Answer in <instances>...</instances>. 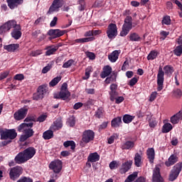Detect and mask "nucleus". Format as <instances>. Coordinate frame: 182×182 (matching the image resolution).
<instances>
[{
    "label": "nucleus",
    "instance_id": "nucleus-1",
    "mask_svg": "<svg viewBox=\"0 0 182 182\" xmlns=\"http://www.w3.org/2000/svg\"><path fill=\"white\" fill-rule=\"evenodd\" d=\"M33 118L31 117H27L24 119V123L21 124L18 127V132H23V134L20 137V141H25V140H28L29 137H32L33 136V129L32 127H33Z\"/></svg>",
    "mask_w": 182,
    "mask_h": 182
},
{
    "label": "nucleus",
    "instance_id": "nucleus-2",
    "mask_svg": "<svg viewBox=\"0 0 182 182\" xmlns=\"http://www.w3.org/2000/svg\"><path fill=\"white\" fill-rule=\"evenodd\" d=\"M109 100L111 102H115L117 105H119L124 101V97L119 96V92H117V85L112 84L110 85V91L109 92Z\"/></svg>",
    "mask_w": 182,
    "mask_h": 182
},
{
    "label": "nucleus",
    "instance_id": "nucleus-3",
    "mask_svg": "<svg viewBox=\"0 0 182 182\" xmlns=\"http://www.w3.org/2000/svg\"><path fill=\"white\" fill-rule=\"evenodd\" d=\"M132 29H133V18L132 16H127L120 33L121 36H127Z\"/></svg>",
    "mask_w": 182,
    "mask_h": 182
},
{
    "label": "nucleus",
    "instance_id": "nucleus-4",
    "mask_svg": "<svg viewBox=\"0 0 182 182\" xmlns=\"http://www.w3.org/2000/svg\"><path fill=\"white\" fill-rule=\"evenodd\" d=\"M70 97V92L68 90V84L63 83L60 92L54 95L55 99H61L62 100H68Z\"/></svg>",
    "mask_w": 182,
    "mask_h": 182
},
{
    "label": "nucleus",
    "instance_id": "nucleus-5",
    "mask_svg": "<svg viewBox=\"0 0 182 182\" xmlns=\"http://www.w3.org/2000/svg\"><path fill=\"white\" fill-rule=\"evenodd\" d=\"M18 136L15 129H6L1 132V140H14Z\"/></svg>",
    "mask_w": 182,
    "mask_h": 182
},
{
    "label": "nucleus",
    "instance_id": "nucleus-6",
    "mask_svg": "<svg viewBox=\"0 0 182 182\" xmlns=\"http://www.w3.org/2000/svg\"><path fill=\"white\" fill-rule=\"evenodd\" d=\"M182 162L176 164L169 174V181H174L178 177V174L181 172Z\"/></svg>",
    "mask_w": 182,
    "mask_h": 182
},
{
    "label": "nucleus",
    "instance_id": "nucleus-7",
    "mask_svg": "<svg viewBox=\"0 0 182 182\" xmlns=\"http://www.w3.org/2000/svg\"><path fill=\"white\" fill-rule=\"evenodd\" d=\"M50 170H52L55 174H59L62 171V161L59 159H55L49 164Z\"/></svg>",
    "mask_w": 182,
    "mask_h": 182
},
{
    "label": "nucleus",
    "instance_id": "nucleus-8",
    "mask_svg": "<svg viewBox=\"0 0 182 182\" xmlns=\"http://www.w3.org/2000/svg\"><path fill=\"white\" fill-rule=\"evenodd\" d=\"M23 169L21 166H15L9 170V177L11 180H16L22 174Z\"/></svg>",
    "mask_w": 182,
    "mask_h": 182
},
{
    "label": "nucleus",
    "instance_id": "nucleus-9",
    "mask_svg": "<svg viewBox=\"0 0 182 182\" xmlns=\"http://www.w3.org/2000/svg\"><path fill=\"white\" fill-rule=\"evenodd\" d=\"M16 22V21L15 20H10L4 23L0 27V35H2V33H6V32H9L11 29H12L15 26Z\"/></svg>",
    "mask_w": 182,
    "mask_h": 182
},
{
    "label": "nucleus",
    "instance_id": "nucleus-10",
    "mask_svg": "<svg viewBox=\"0 0 182 182\" xmlns=\"http://www.w3.org/2000/svg\"><path fill=\"white\" fill-rule=\"evenodd\" d=\"M107 36L109 39H114L117 36V26L115 23L109 24L107 29Z\"/></svg>",
    "mask_w": 182,
    "mask_h": 182
},
{
    "label": "nucleus",
    "instance_id": "nucleus-11",
    "mask_svg": "<svg viewBox=\"0 0 182 182\" xmlns=\"http://www.w3.org/2000/svg\"><path fill=\"white\" fill-rule=\"evenodd\" d=\"M46 92H48L46 87L42 85L38 87L37 92L33 94V100H41V99H43L45 95H46Z\"/></svg>",
    "mask_w": 182,
    "mask_h": 182
},
{
    "label": "nucleus",
    "instance_id": "nucleus-12",
    "mask_svg": "<svg viewBox=\"0 0 182 182\" xmlns=\"http://www.w3.org/2000/svg\"><path fill=\"white\" fill-rule=\"evenodd\" d=\"M12 31L11 33V38L18 41L22 36V28L21 27L20 24L16 21V25L12 28Z\"/></svg>",
    "mask_w": 182,
    "mask_h": 182
},
{
    "label": "nucleus",
    "instance_id": "nucleus-13",
    "mask_svg": "<svg viewBox=\"0 0 182 182\" xmlns=\"http://www.w3.org/2000/svg\"><path fill=\"white\" fill-rule=\"evenodd\" d=\"M163 83H164V71H163V68L160 67L157 74L158 92L163 90Z\"/></svg>",
    "mask_w": 182,
    "mask_h": 182
},
{
    "label": "nucleus",
    "instance_id": "nucleus-14",
    "mask_svg": "<svg viewBox=\"0 0 182 182\" xmlns=\"http://www.w3.org/2000/svg\"><path fill=\"white\" fill-rule=\"evenodd\" d=\"M65 33L66 31L60 29H50L48 32V35L50 36V40L60 38V36H63Z\"/></svg>",
    "mask_w": 182,
    "mask_h": 182
},
{
    "label": "nucleus",
    "instance_id": "nucleus-15",
    "mask_svg": "<svg viewBox=\"0 0 182 182\" xmlns=\"http://www.w3.org/2000/svg\"><path fill=\"white\" fill-rule=\"evenodd\" d=\"M28 114V107H23L16 112L14 114L15 120H23Z\"/></svg>",
    "mask_w": 182,
    "mask_h": 182
},
{
    "label": "nucleus",
    "instance_id": "nucleus-16",
    "mask_svg": "<svg viewBox=\"0 0 182 182\" xmlns=\"http://www.w3.org/2000/svg\"><path fill=\"white\" fill-rule=\"evenodd\" d=\"M152 182H164L160 173V166L156 165L153 170Z\"/></svg>",
    "mask_w": 182,
    "mask_h": 182
},
{
    "label": "nucleus",
    "instance_id": "nucleus-17",
    "mask_svg": "<svg viewBox=\"0 0 182 182\" xmlns=\"http://www.w3.org/2000/svg\"><path fill=\"white\" fill-rule=\"evenodd\" d=\"M95 139V132L92 130H86L82 134V142L85 143H90Z\"/></svg>",
    "mask_w": 182,
    "mask_h": 182
},
{
    "label": "nucleus",
    "instance_id": "nucleus-18",
    "mask_svg": "<svg viewBox=\"0 0 182 182\" xmlns=\"http://www.w3.org/2000/svg\"><path fill=\"white\" fill-rule=\"evenodd\" d=\"M62 0H54L50 6L48 13L53 14V12H58L62 6Z\"/></svg>",
    "mask_w": 182,
    "mask_h": 182
},
{
    "label": "nucleus",
    "instance_id": "nucleus-19",
    "mask_svg": "<svg viewBox=\"0 0 182 182\" xmlns=\"http://www.w3.org/2000/svg\"><path fill=\"white\" fill-rule=\"evenodd\" d=\"M132 164H133V161H127L122 164V167L119 169V173L121 174H125V173H127V171L132 168Z\"/></svg>",
    "mask_w": 182,
    "mask_h": 182
},
{
    "label": "nucleus",
    "instance_id": "nucleus-20",
    "mask_svg": "<svg viewBox=\"0 0 182 182\" xmlns=\"http://www.w3.org/2000/svg\"><path fill=\"white\" fill-rule=\"evenodd\" d=\"M23 152L24 153V155L26 156V159H27V161L31 160V159H32V157H33L35 154H36V150L33 147H29L24 150Z\"/></svg>",
    "mask_w": 182,
    "mask_h": 182
},
{
    "label": "nucleus",
    "instance_id": "nucleus-21",
    "mask_svg": "<svg viewBox=\"0 0 182 182\" xmlns=\"http://www.w3.org/2000/svg\"><path fill=\"white\" fill-rule=\"evenodd\" d=\"M177 161H178V156L176 154H172L165 162V166H166V167H171V166H174Z\"/></svg>",
    "mask_w": 182,
    "mask_h": 182
},
{
    "label": "nucleus",
    "instance_id": "nucleus-22",
    "mask_svg": "<svg viewBox=\"0 0 182 182\" xmlns=\"http://www.w3.org/2000/svg\"><path fill=\"white\" fill-rule=\"evenodd\" d=\"M181 120H182V112L180 111L176 114L173 115L171 119L170 122L172 123V124H178L180 123Z\"/></svg>",
    "mask_w": 182,
    "mask_h": 182
},
{
    "label": "nucleus",
    "instance_id": "nucleus-23",
    "mask_svg": "<svg viewBox=\"0 0 182 182\" xmlns=\"http://www.w3.org/2000/svg\"><path fill=\"white\" fill-rule=\"evenodd\" d=\"M8 3V6L10 9H15L18 8V5H22L23 4V0H6Z\"/></svg>",
    "mask_w": 182,
    "mask_h": 182
},
{
    "label": "nucleus",
    "instance_id": "nucleus-24",
    "mask_svg": "<svg viewBox=\"0 0 182 182\" xmlns=\"http://www.w3.org/2000/svg\"><path fill=\"white\" fill-rule=\"evenodd\" d=\"M15 161L17 163V164H22L23 163H25L28 161V159H26V156H25L24 152H20L16 157H15Z\"/></svg>",
    "mask_w": 182,
    "mask_h": 182
},
{
    "label": "nucleus",
    "instance_id": "nucleus-25",
    "mask_svg": "<svg viewBox=\"0 0 182 182\" xmlns=\"http://www.w3.org/2000/svg\"><path fill=\"white\" fill-rule=\"evenodd\" d=\"M63 124H62V119H58L55 120L53 124L50 127V130H53L54 132L56 130H59V129H62L63 127Z\"/></svg>",
    "mask_w": 182,
    "mask_h": 182
},
{
    "label": "nucleus",
    "instance_id": "nucleus-26",
    "mask_svg": "<svg viewBox=\"0 0 182 182\" xmlns=\"http://www.w3.org/2000/svg\"><path fill=\"white\" fill-rule=\"evenodd\" d=\"M59 49V47L56 46H47L45 50H47L46 52V56H50V55H53L56 50Z\"/></svg>",
    "mask_w": 182,
    "mask_h": 182
},
{
    "label": "nucleus",
    "instance_id": "nucleus-27",
    "mask_svg": "<svg viewBox=\"0 0 182 182\" xmlns=\"http://www.w3.org/2000/svg\"><path fill=\"white\" fill-rule=\"evenodd\" d=\"M4 49H5V50H7V52H15V50L19 49V44L13 43L10 45H6L4 46Z\"/></svg>",
    "mask_w": 182,
    "mask_h": 182
},
{
    "label": "nucleus",
    "instance_id": "nucleus-28",
    "mask_svg": "<svg viewBox=\"0 0 182 182\" xmlns=\"http://www.w3.org/2000/svg\"><path fill=\"white\" fill-rule=\"evenodd\" d=\"M119 55H120V52L119 50H114L108 56V59L110 62L114 63L119 59Z\"/></svg>",
    "mask_w": 182,
    "mask_h": 182
},
{
    "label": "nucleus",
    "instance_id": "nucleus-29",
    "mask_svg": "<svg viewBox=\"0 0 182 182\" xmlns=\"http://www.w3.org/2000/svg\"><path fill=\"white\" fill-rule=\"evenodd\" d=\"M100 160V156L97 154V152L92 153L88 156V161L91 163H96Z\"/></svg>",
    "mask_w": 182,
    "mask_h": 182
},
{
    "label": "nucleus",
    "instance_id": "nucleus-30",
    "mask_svg": "<svg viewBox=\"0 0 182 182\" xmlns=\"http://www.w3.org/2000/svg\"><path fill=\"white\" fill-rule=\"evenodd\" d=\"M146 154H147V156H148V159H149L150 163H153V161H154V157L156 156V154L154 152V149L149 148L146 151Z\"/></svg>",
    "mask_w": 182,
    "mask_h": 182
},
{
    "label": "nucleus",
    "instance_id": "nucleus-31",
    "mask_svg": "<svg viewBox=\"0 0 182 182\" xmlns=\"http://www.w3.org/2000/svg\"><path fill=\"white\" fill-rule=\"evenodd\" d=\"M92 41H95V38L93 37H86L82 38H77L75 40V43H86L87 42H92Z\"/></svg>",
    "mask_w": 182,
    "mask_h": 182
},
{
    "label": "nucleus",
    "instance_id": "nucleus-32",
    "mask_svg": "<svg viewBox=\"0 0 182 182\" xmlns=\"http://www.w3.org/2000/svg\"><path fill=\"white\" fill-rule=\"evenodd\" d=\"M110 73H112V67L107 65L104 67L103 72L102 73L101 76L103 78L107 77V76H109Z\"/></svg>",
    "mask_w": 182,
    "mask_h": 182
},
{
    "label": "nucleus",
    "instance_id": "nucleus-33",
    "mask_svg": "<svg viewBox=\"0 0 182 182\" xmlns=\"http://www.w3.org/2000/svg\"><path fill=\"white\" fill-rule=\"evenodd\" d=\"M111 124L112 127H119L122 124V117L114 118L111 122Z\"/></svg>",
    "mask_w": 182,
    "mask_h": 182
},
{
    "label": "nucleus",
    "instance_id": "nucleus-34",
    "mask_svg": "<svg viewBox=\"0 0 182 182\" xmlns=\"http://www.w3.org/2000/svg\"><path fill=\"white\" fill-rule=\"evenodd\" d=\"M134 147V141H127L122 145V149L124 150H130Z\"/></svg>",
    "mask_w": 182,
    "mask_h": 182
},
{
    "label": "nucleus",
    "instance_id": "nucleus-35",
    "mask_svg": "<svg viewBox=\"0 0 182 182\" xmlns=\"http://www.w3.org/2000/svg\"><path fill=\"white\" fill-rule=\"evenodd\" d=\"M173 130V125L170 123H165L162 127V133H168Z\"/></svg>",
    "mask_w": 182,
    "mask_h": 182
},
{
    "label": "nucleus",
    "instance_id": "nucleus-36",
    "mask_svg": "<svg viewBox=\"0 0 182 182\" xmlns=\"http://www.w3.org/2000/svg\"><path fill=\"white\" fill-rule=\"evenodd\" d=\"M164 70L165 72V75H167V76H171L174 72V68L171 65H166L164 68Z\"/></svg>",
    "mask_w": 182,
    "mask_h": 182
},
{
    "label": "nucleus",
    "instance_id": "nucleus-37",
    "mask_svg": "<svg viewBox=\"0 0 182 182\" xmlns=\"http://www.w3.org/2000/svg\"><path fill=\"white\" fill-rule=\"evenodd\" d=\"M43 137L45 140H49L53 137V131L48 130L43 134Z\"/></svg>",
    "mask_w": 182,
    "mask_h": 182
},
{
    "label": "nucleus",
    "instance_id": "nucleus-38",
    "mask_svg": "<svg viewBox=\"0 0 182 182\" xmlns=\"http://www.w3.org/2000/svg\"><path fill=\"white\" fill-rule=\"evenodd\" d=\"M157 56H159V52L157 50H151L147 56V60H154Z\"/></svg>",
    "mask_w": 182,
    "mask_h": 182
},
{
    "label": "nucleus",
    "instance_id": "nucleus-39",
    "mask_svg": "<svg viewBox=\"0 0 182 182\" xmlns=\"http://www.w3.org/2000/svg\"><path fill=\"white\" fill-rule=\"evenodd\" d=\"M64 147H70L71 150H75L76 148V144L73 141H67L63 143Z\"/></svg>",
    "mask_w": 182,
    "mask_h": 182
},
{
    "label": "nucleus",
    "instance_id": "nucleus-40",
    "mask_svg": "<svg viewBox=\"0 0 182 182\" xmlns=\"http://www.w3.org/2000/svg\"><path fill=\"white\" fill-rule=\"evenodd\" d=\"M140 39V36L136 33H132L129 35V41L132 42H139Z\"/></svg>",
    "mask_w": 182,
    "mask_h": 182
},
{
    "label": "nucleus",
    "instance_id": "nucleus-41",
    "mask_svg": "<svg viewBox=\"0 0 182 182\" xmlns=\"http://www.w3.org/2000/svg\"><path fill=\"white\" fill-rule=\"evenodd\" d=\"M134 163L136 167H140V166H141V156L140 155V154H135Z\"/></svg>",
    "mask_w": 182,
    "mask_h": 182
},
{
    "label": "nucleus",
    "instance_id": "nucleus-42",
    "mask_svg": "<svg viewBox=\"0 0 182 182\" xmlns=\"http://www.w3.org/2000/svg\"><path fill=\"white\" fill-rule=\"evenodd\" d=\"M134 119V116H132L129 114H125L123 117V122H124V123H127V124L132 123V122H133Z\"/></svg>",
    "mask_w": 182,
    "mask_h": 182
},
{
    "label": "nucleus",
    "instance_id": "nucleus-43",
    "mask_svg": "<svg viewBox=\"0 0 182 182\" xmlns=\"http://www.w3.org/2000/svg\"><path fill=\"white\" fill-rule=\"evenodd\" d=\"M60 80H62V77L61 76L55 77L54 79H53L49 82V85H50V86L53 87V86H56V85H58L59 83Z\"/></svg>",
    "mask_w": 182,
    "mask_h": 182
},
{
    "label": "nucleus",
    "instance_id": "nucleus-44",
    "mask_svg": "<svg viewBox=\"0 0 182 182\" xmlns=\"http://www.w3.org/2000/svg\"><path fill=\"white\" fill-rule=\"evenodd\" d=\"M173 53L176 55V56H180L182 55V46H178L176 47V48L173 50Z\"/></svg>",
    "mask_w": 182,
    "mask_h": 182
},
{
    "label": "nucleus",
    "instance_id": "nucleus-45",
    "mask_svg": "<svg viewBox=\"0 0 182 182\" xmlns=\"http://www.w3.org/2000/svg\"><path fill=\"white\" fill-rule=\"evenodd\" d=\"M139 173L137 172H134L133 173L130 174L127 178V180L129 182H132L134 181V180H136V178H137V176H138Z\"/></svg>",
    "mask_w": 182,
    "mask_h": 182
},
{
    "label": "nucleus",
    "instance_id": "nucleus-46",
    "mask_svg": "<svg viewBox=\"0 0 182 182\" xmlns=\"http://www.w3.org/2000/svg\"><path fill=\"white\" fill-rule=\"evenodd\" d=\"M162 25H170L171 23V19L169 16H165L161 21Z\"/></svg>",
    "mask_w": 182,
    "mask_h": 182
},
{
    "label": "nucleus",
    "instance_id": "nucleus-47",
    "mask_svg": "<svg viewBox=\"0 0 182 182\" xmlns=\"http://www.w3.org/2000/svg\"><path fill=\"white\" fill-rule=\"evenodd\" d=\"M93 72V68L92 67H87L85 69V77L83 79H89L90 77V73Z\"/></svg>",
    "mask_w": 182,
    "mask_h": 182
},
{
    "label": "nucleus",
    "instance_id": "nucleus-48",
    "mask_svg": "<svg viewBox=\"0 0 182 182\" xmlns=\"http://www.w3.org/2000/svg\"><path fill=\"white\" fill-rule=\"evenodd\" d=\"M117 167H119V162H117V161H112L109 164V168L111 170H116V168H117Z\"/></svg>",
    "mask_w": 182,
    "mask_h": 182
},
{
    "label": "nucleus",
    "instance_id": "nucleus-49",
    "mask_svg": "<svg viewBox=\"0 0 182 182\" xmlns=\"http://www.w3.org/2000/svg\"><path fill=\"white\" fill-rule=\"evenodd\" d=\"M73 63H75V60H69L67 62L64 63V64L63 65V68H70V66H72V65H73Z\"/></svg>",
    "mask_w": 182,
    "mask_h": 182
},
{
    "label": "nucleus",
    "instance_id": "nucleus-50",
    "mask_svg": "<svg viewBox=\"0 0 182 182\" xmlns=\"http://www.w3.org/2000/svg\"><path fill=\"white\" fill-rule=\"evenodd\" d=\"M173 94L175 97H177L178 99L182 96L181 90L176 89V90H173Z\"/></svg>",
    "mask_w": 182,
    "mask_h": 182
},
{
    "label": "nucleus",
    "instance_id": "nucleus-51",
    "mask_svg": "<svg viewBox=\"0 0 182 182\" xmlns=\"http://www.w3.org/2000/svg\"><path fill=\"white\" fill-rule=\"evenodd\" d=\"M157 92H152L149 96V102H154L157 97Z\"/></svg>",
    "mask_w": 182,
    "mask_h": 182
},
{
    "label": "nucleus",
    "instance_id": "nucleus-52",
    "mask_svg": "<svg viewBox=\"0 0 182 182\" xmlns=\"http://www.w3.org/2000/svg\"><path fill=\"white\" fill-rule=\"evenodd\" d=\"M17 182H33V180L29 177H22Z\"/></svg>",
    "mask_w": 182,
    "mask_h": 182
},
{
    "label": "nucleus",
    "instance_id": "nucleus-53",
    "mask_svg": "<svg viewBox=\"0 0 182 182\" xmlns=\"http://www.w3.org/2000/svg\"><path fill=\"white\" fill-rule=\"evenodd\" d=\"M9 75V71H4L0 73V80H4V79H6L8 75Z\"/></svg>",
    "mask_w": 182,
    "mask_h": 182
},
{
    "label": "nucleus",
    "instance_id": "nucleus-54",
    "mask_svg": "<svg viewBox=\"0 0 182 182\" xmlns=\"http://www.w3.org/2000/svg\"><path fill=\"white\" fill-rule=\"evenodd\" d=\"M39 55H42V50H36L35 51H32L30 53V56H39Z\"/></svg>",
    "mask_w": 182,
    "mask_h": 182
},
{
    "label": "nucleus",
    "instance_id": "nucleus-55",
    "mask_svg": "<svg viewBox=\"0 0 182 182\" xmlns=\"http://www.w3.org/2000/svg\"><path fill=\"white\" fill-rule=\"evenodd\" d=\"M50 69H52V65L48 64L47 66L44 67L42 70V73H48Z\"/></svg>",
    "mask_w": 182,
    "mask_h": 182
},
{
    "label": "nucleus",
    "instance_id": "nucleus-56",
    "mask_svg": "<svg viewBox=\"0 0 182 182\" xmlns=\"http://www.w3.org/2000/svg\"><path fill=\"white\" fill-rule=\"evenodd\" d=\"M14 79L15 80H23L25 79V76L23 74H16L14 77Z\"/></svg>",
    "mask_w": 182,
    "mask_h": 182
},
{
    "label": "nucleus",
    "instance_id": "nucleus-57",
    "mask_svg": "<svg viewBox=\"0 0 182 182\" xmlns=\"http://www.w3.org/2000/svg\"><path fill=\"white\" fill-rule=\"evenodd\" d=\"M170 33L167 32V31H161L160 33V35H161V39H162L163 41H164V39H166V38H167V36H168Z\"/></svg>",
    "mask_w": 182,
    "mask_h": 182
},
{
    "label": "nucleus",
    "instance_id": "nucleus-58",
    "mask_svg": "<svg viewBox=\"0 0 182 182\" xmlns=\"http://www.w3.org/2000/svg\"><path fill=\"white\" fill-rule=\"evenodd\" d=\"M96 117H98V119H100L102 116H103V110L102 109H98L95 112Z\"/></svg>",
    "mask_w": 182,
    "mask_h": 182
},
{
    "label": "nucleus",
    "instance_id": "nucleus-59",
    "mask_svg": "<svg viewBox=\"0 0 182 182\" xmlns=\"http://www.w3.org/2000/svg\"><path fill=\"white\" fill-rule=\"evenodd\" d=\"M86 53L87 57H88L89 59H90L91 60H95V58H96V55H95V53H93L87 52V53Z\"/></svg>",
    "mask_w": 182,
    "mask_h": 182
},
{
    "label": "nucleus",
    "instance_id": "nucleus-60",
    "mask_svg": "<svg viewBox=\"0 0 182 182\" xmlns=\"http://www.w3.org/2000/svg\"><path fill=\"white\" fill-rule=\"evenodd\" d=\"M137 82H139V79H137V77H133L129 81V86H134V85H136V83H137Z\"/></svg>",
    "mask_w": 182,
    "mask_h": 182
},
{
    "label": "nucleus",
    "instance_id": "nucleus-61",
    "mask_svg": "<svg viewBox=\"0 0 182 182\" xmlns=\"http://www.w3.org/2000/svg\"><path fill=\"white\" fill-rule=\"evenodd\" d=\"M58 22V17H54L52 21L50 23V26L53 28V26H56V23Z\"/></svg>",
    "mask_w": 182,
    "mask_h": 182
},
{
    "label": "nucleus",
    "instance_id": "nucleus-62",
    "mask_svg": "<svg viewBox=\"0 0 182 182\" xmlns=\"http://www.w3.org/2000/svg\"><path fill=\"white\" fill-rule=\"evenodd\" d=\"M75 118L71 117L68 119V124L69 126H70V127H73V126H75Z\"/></svg>",
    "mask_w": 182,
    "mask_h": 182
},
{
    "label": "nucleus",
    "instance_id": "nucleus-63",
    "mask_svg": "<svg viewBox=\"0 0 182 182\" xmlns=\"http://www.w3.org/2000/svg\"><path fill=\"white\" fill-rule=\"evenodd\" d=\"M129 69V62L125 61L122 67V70H127Z\"/></svg>",
    "mask_w": 182,
    "mask_h": 182
},
{
    "label": "nucleus",
    "instance_id": "nucleus-64",
    "mask_svg": "<svg viewBox=\"0 0 182 182\" xmlns=\"http://www.w3.org/2000/svg\"><path fill=\"white\" fill-rule=\"evenodd\" d=\"M46 117H47L46 115L43 114L38 118V122H40V123H42V122H45V120H46Z\"/></svg>",
    "mask_w": 182,
    "mask_h": 182
}]
</instances>
